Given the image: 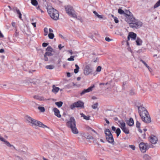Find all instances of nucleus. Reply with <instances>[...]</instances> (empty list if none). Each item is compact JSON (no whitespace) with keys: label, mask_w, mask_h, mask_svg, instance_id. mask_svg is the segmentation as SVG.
I'll return each instance as SVG.
<instances>
[{"label":"nucleus","mask_w":160,"mask_h":160,"mask_svg":"<svg viewBox=\"0 0 160 160\" xmlns=\"http://www.w3.org/2000/svg\"><path fill=\"white\" fill-rule=\"evenodd\" d=\"M2 141L3 142L5 143L8 146L10 147L12 146V147H13L14 148H15V147L13 146H12V145H11V144H10V143H9V142L8 141L6 140H5L4 138V140Z\"/></svg>","instance_id":"obj_24"},{"label":"nucleus","mask_w":160,"mask_h":160,"mask_svg":"<svg viewBox=\"0 0 160 160\" xmlns=\"http://www.w3.org/2000/svg\"><path fill=\"white\" fill-rule=\"evenodd\" d=\"M4 36L2 34L1 32L0 31V38H3Z\"/></svg>","instance_id":"obj_56"},{"label":"nucleus","mask_w":160,"mask_h":160,"mask_svg":"<svg viewBox=\"0 0 160 160\" xmlns=\"http://www.w3.org/2000/svg\"><path fill=\"white\" fill-rule=\"evenodd\" d=\"M139 147L141 151L142 152H146L147 150L148 149L147 143L143 142H141L139 145Z\"/></svg>","instance_id":"obj_9"},{"label":"nucleus","mask_w":160,"mask_h":160,"mask_svg":"<svg viewBox=\"0 0 160 160\" xmlns=\"http://www.w3.org/2000/svg\"><path fill=\"white\" fill-rule=\"evenodd\" d=\"M114 20L116 23H118V20L117 17H115L114 18Z\"/></svg>","instance_id":"obj_45"},{"label":"nucleus","mask_w":160,"mask_h":160,"mask_svg":"<svg viewBox=\"0 0 160 160\" xmlns=\"http://www.w3.org/2000/svg\"><path fill=\"white\" fill-rule=\"evenodd\" d=\"M19 34V32H17V30H16L15 32L14 33V35H15L16 37H17L18 35Z\"/></svg>","instance_id":"obj_47"},{"label":"nucleus","mask_w":160,"mask_h":160,"mask_svg":"<svg viewBox=\"0 0 160 160\" xmlns=\"http://www.w3.org/2000/svg\"><path fill=\"white\" fill-rule=\"evenodd\" d=\"M66 125L68 128H71L73 133L77 134L78 133L76 127L75 120L73 117L70 118L69 120L67 122Z\"/></svg>","instance_id":"obj_2"},{"label":"nucleus","mask_w":160,"mask_h":160,"mask_svg":"<svg viewBox=\"0 0 160 160\" xmlns=\"http://www.w3.org/2000/svg\"><path fill=\"white\" fill-rule=\"evenodd\" d=\"M101 66H98L96 69V71L98 72H100L101 70Z\"/></svg>","instance_id":"obj_44"},{"label":"nucleus","mask_w":160,"mask_h":160,"mask_svg":"<svg viewBox=\"0 0 160 160\" xmlns=\"http://www.w3.org/2000/svg\"><path fill=\"white\" fill-rule=\"evenodd\" d=\"M67 76L68 77H70V73L69 72H68L67 73Z\"/></svg>","instance_id":"obj_63"},{"label":"nucleus","mask_w":160,"mask_h":160,"mask_svg":"<svg viewBox=\"0 0 160 160\" xmlns=\"http://www.w3.org/2000/svg\"><path fill=\"white\" fill-rule=\"evenodd\" d=\"M149 141L153 144H156L158 141V138L155 136L152 135L150 137Z\"/></svg>","instance_id":"obj_14"},{"label":"nucleus","mask_w":160,"mask_h":160,"mask_svg":"<svg viewBox=\"0 0 160 160\" xmlns=\"http://www.w3.org/2000/svg\"><path fill=\"white\" fill-rule=\"evenodd\" d=\"M160 6V0H159L154 5V8H155L158 7Z\"/></svg>","instance_id":"obj_31"},{"label":"nucleus","mask_w":160,"mask_h":160,"mask_svg":"<svg viewBox=\"0 0 160 160\" xmlns=\"http://www.w3.org/2000/svg\"><path fill=\"white\" fill-rule=\"evenodd\" d=\"M33 98L36 99L39 101H44L46 100L43 97H41L38 95H35L33 96Z\"/></svg>","instance_id":"obj_19"},{"label":"nucleus","mask_w":160,"mask_h":160,"mask_svg":"<svg viewBox=\"0 0 160 160\" xmlns=\"http://www.w3.org/2000/svg\"><path fill=\"white\" fill-rule=\"evenodd\" d=\"M84 103L81 101H78L75 102L70 105V108L72 109H73L75 108H84Z\"/></svg>","instance_id":"obj_6"},{"label":"nucleus","mask_w":160,"mask_h":160,"mask_svg":"<svg viewBox=\"0 0 160 160\" xmlns=\"http://www.w3.org/2000/svg\"><path fill=\"white\" fill-rule=\"evenodd\" d=\"M116 133L117 134V137H118L119 135H120V133H121V130L119 128H118L116 131Z\"/></svg>","instance_id":"obj_34"},{"label":"nucleus","mask_w":160,"mask_h":160,"mask_svg":"<svg viewBox=\"0 0 160 160\" xmlns=\"http://www.w3.org/2000/svg\"><path fill=\"white\" fill-rule=\"evenodd\" d=\"M95 87L94 85H93L92 86H91L89 87L88 89H84L82 92L80 93V94L81 95H82L85 93L89 92L92 91V89L94 88Z\"/></svg>","instance_id":"obj_12"},{"label":"nucleus","mask_w":160,"mask_h":160,"mask_svg":"<svg viewBox=\"0 0 160 160\" xmlns=\"http://www.w3.org/2000/svg\"><path fill=\"white\" fill-rule=\"evenodd\" d=\"M118 122L120 124L119 127L122 129L126 127V124L123 121H119Z\"/></svg>","instance_id":"obj_20"},{"label":"nucleus","mask_w":160,"mask_h":160,"mask_svg":"<svg viewBox=\"0 0 160 160\" xmlns=\"http://www.w3.org/2000/svg\"><path fill=\"white\" fill-rule=\"evenodd\" d=\"M137 37V34L133 32H130L128 37V39L129 40L130 38H131L132 40H135Z\"/></svg>","instance_id":"obj_13"},{"label":"nucleus","mask_w":160,"mask_h":160,"mask_svg":"<svg viewBox=\"0 0 160 160\" xmlns=\"http://www.w3.org/2000/svg\"><path fill=\"white\" fill-rule=\"evenodd\" d=\"M106 139L109 143L112 144H114V141L112 135L111 136H107V137H106Z\"/></svg>","instance_id":"obj_16"},{"label":"nucleus","mask_w":160,"mask_h":160,"mask_svg":"<svg viewBox=\"0 0 160 160\" xmlns=\"http://www.w3.org/2000/svg\"><path fill=\"white\" fill-rule=\"evenodd\" d=\"M25 119L28 122L32 124V126L35 125L38 126L39 127L43 128H48L47 126L43 124L41 122L32 118L29 116H26Z\"/></svg>","instance_id":"obj_3"},{"label":"nucleus","mask_w":160,"mask_h":160,"mask_svg":"<svg viewBox=\"0 0 160 160\" xmlns=\"http://www.w3.org/2000/svg\"><path fill=\"white\" fill-rule=\"evenodd\" d=\"M138 112L140 116L143 117L144 115H147L149 114L148 112L144 107L140 106L138 107Z\"/></svg>","instance_id":"obj_7"},{"label":"nucleus","mask_w":160,"mask_h":160,"mask_svg":"<svg viewBox=\"0 0 160 160\" xmlns=\"http://www.w3.org/2000/svg\"><path fill=\"white\" fill-rule=\"evenodd\" d=\"M68 52L70 53L71 54H72V50H68Z\"/></svg>","instance_id":"obj_60"},{"label":"nucleus","mask_w":160,"mask_h":160,"mask_svg":"<svg viewBox=\"0 0 160 160\" xmlns=\"http://www.w3.org/2000/svg\"><path fill=\"white\" fill-rule=\"evenodd\" d=\"M143 158L145 160H150L151 159V157L148 154H145L143 157Z\"/></svg>","instance_id":"obj_27"},{"label":"nucleus","mask_w":160,"mask_h":160,"mask_svg":"<svg viewBox=\"0 0 160 160\" xmlns=\"http://www.w3.org/2000/svg\"><path fill=\"white\" fill-rule=\"evenodd\" d=\"M54 35L52 33H49L48 34V37L50 39H52L54 37Z\"/></svg>","instance_id":"obj_38"},{"label":"nucleus","mask_w":160,"mask_h":160,"mask_svg":"<svg viewBox=\"0 0 160 160\" xmlns=\"http://www.w3.org/2000/svg\"><path fill=\"white\" fill-rule=\"evenodd\" d=\"M75 67H76V68L74 70V72L75 73H77L78 72L79 68L78 65L76 64L75 65Z\"/></svg>","instance_id":"obj_29"},{"label":"nucleus","mask_w":160,"mask_h":160,"mask_svg":"<svg viewBox=\"0 0 160 160\" xmlns=\"http://www.w3.org/2000/svg\"><path fill=\"white\" fill-rule=\"evenodd\" d=\"M140 61L145 66L147 64L145 61H143V60H141Z\"/></svg>","instance_id":"obj_54"},{"label":"nucleus","mask_w":160,"mask_h":160,"mask_svg":"<svg viewBox=\"0 0 160 160\" xmlns=\"http://www.w3.org/2000/svg\"><path fill=\"white\" fill-rule=\"evenodd\" d=\"M55 104L59 108L61 107L63 104V102L61 101L56 102L55 103Z\"/></svg>","instance_id":"obj_28"},{"label":"nucleus","mask_w":160,"mask_h":160,"mask_svg":"<svg viewBox=\"0 0 160 160\" xmlns=\"http://www.w3.org/2000/svg\"><path fill=\"white\" fill-rule=\"evenodd\" d=\"M44 60L45 61H47L48 60V58L47 57V56L45 55L44 54Z\"/></svg>","instance_id":"obj_49"},{"label":"nucleus","mask_w":160,"mask_h":160,"mask_svg":"<svg viewBox=\"0 0 160 160\" xmlns=\"http://www.w3.org/2000/svg\"><path fill=\"white\" fill-rule=\"evenodd\" d=\"M127 124L129 126H132L134 124V121L132 118H130Z\"/></svg>","instance_id":"obj_21"},{"label":"nucleus","mask_w":160,"mask_h":160,"mask_svg":"<svg viewBox=\"0 0 160 160\" xmlns=\"http://www.w3.org/2000/svg\"><path fill=\"white\" fill-rule=\"evenodd\" d=\"M136 44L138 46H140L142 44V39L139 37H137L136 40Z\"/></svg>","instance_id":"obj_18"},{"label":"nucleus","mask_w":160,"mask_h":160,"mask_svg":"<svg viewBox=\"0 0 160 160\" xmlns=\"http://www.w3.org/2000/svg\"><path fill=\"white\" fill-rule=\"evenodd\" d=\"M53 111L54 112V114L55 116L58 118H61V115L60 113L59 110L57 108H53Z\"/></svg>","instance_id":"obj_15"},{"label":"nucleus","mask_w":160,"mask_h":160,"mask_svg":"<svg viewBox=\"0 0 160 160\" xmlns=\"http://www.w3.org/2000/svg\"><path fill=\"white\" fill-rule=\"evenodd\" d=\"M49 30L50 33H52L53 32V30L51 28H49Z\"/></svg>","instance_id":"obj_58"},{"label":"nucleus","mask_w":160,"mask_h":160,"mask_svg":"<svg viewBox=\"0 0 160 160\" xmlns=\"http://www.w3.org/2000/svg\"><path fill=\"white\" fill-rule=\"evenodd\" d=\"M74 56H72L68 59V60L69 61H74Z\"/></svg>","instance_id":"obj_41"},{"label":"nucleus","mask_w":160,"mask_h":160,"mask_svg":"<svg viewBox=\"0 0 160 160\" xmlns=\"http://www.w3.org/2000/svg\"><path fill=\"white\" fill-rule=\"evenodd\" d=\"M93 13L97 17L98 16V14L97 12L95 11H94L93 12Z\"/></svg>","instance_id":"obj_57"},{"label":"nucleus","mask_w":160,"mask_h":160,"mask_svg":"<svg viewBox=\"0 0 160 160\" xmlns=\"http://www.w3.org/2000/svg\"><path fill=\"white\" fill-rule=\"evenodd\" d=\"M105 133L106 134V137H107V136H111L112 135V134L111 133V132L109 129H106L105 131Z\"/></svg>","instance_id":"obj_22"},{"label":"nucleus","mask_w":160,"mask_h":160,"mask_svg":"<svg viewBox=\"0 0 160 160\" xmlns=\"http://www.w3.org/2000/svg\"><path fill=\"white\" fill-rule=\"evenodd\" d=\"M118 12L120 14H123L125 17V20L127 18V15H131L132 14V13L130 12L128 10H126L125 12H124L123 10H122L120 8H119L118 10Z\"/></svg>","instance_id":"obj_8"},{"label":"nucleus","mask_w":160,"mask_h":160,"mask_svg":"<svg viewBox=\"0 0 160 160\" xmlns=\"http://www.w3.org/2000/svg\"><path fill=\"white\" fill-rule=\"evenodd\" d=\"M59 36L62 38H64L63 36L61 34H59Z\"/></svg>","instance_id":"obj_64"},{"label":"nucleus","mask_w":160,"mask_h":160,"mask_svg":"<svg viewBox=\"0 0 160 160\" xmlns=\"http://www.w3.org/2000/svg\"><path fill=\"white\" fill-rule=\"evenodd\" d=\"M37 10L38 11H40L42 13H44V11L41 9L40 6L39 5L38 6H36Z\"/></svg>","instance_id":"obj_35"},{"label":"nucleus","mask_w":160,"mask_h":160,"mask_svg":"<svg viewBox=\"0 0 160 160\" xmlns=\"http://www.w3.org/2000/svg\"><path fill=\"white\" fill-rule=\"evenodd\" d=\"M4 52V50L3 49H0V53H3Z\"/></svg>","instance_id":"obj_59"},{"label":"nucleus","mask_w":160,"mask_h":160,"mask_svg":"<svg viewBox=\"0 0 160 160\" xmlns=\"http://www.w3.org/2000/svg\"><path fill=\"white\" fill-rule=\"evenodd\" d=\"M105 121H106V122L108 124H109V121L108 120H107V119H105Z\"/></svg>","instance_id":"obj_62"},{"label":"nucleus","mask_w":160,"mask_h":160,"mask_svg":"<svg viewBox=\"0 0 160 160\" xmlns=\"http://www.w3.org/2000/svg\"><path fill=\"white\" fill-rule=\"evenodd\" d=\"M12 26L13 27H15L16 28V23L14 22H12Z\"/></svg>","instance_id":"obj_50"},{"label":"nucleus","mask_w":160,"mask_h":160,"mask_svg":"<svg viewBox=\"0 0 160 160\" xmlns=\"http://www.w3.org/2000/svg\"><path fill=\"white\" fill-rule=\"evenodd\" d=\"M17 13L18 15L19 18L21 19H22V14L21 13L19 9H17L16 10Z\"/></svg>","instance_id":"obj_30"},{"label":"nucleus","mask_w":160,"mask_h":160,"mask_svg":"<svg viewBox=\"0 0 160 160\" xmlns=\"http://www.w3.org/2000/svg\"><path fill=\"white\" fill-rule=\"evenodd\" d=\"M47 11L48 14L52 19L55 20L58 19L59 14L57 10L51 8L48 9Z\"/></svg>","instance_id":"obj_4"},{"label":"nucleus","mask_w":160,"mask_h":160,"mask_svg":"<svg viewBox=\"0 0 160 160\" xmlns=\"http://www.w3.org/2000/svg\"><path fill=\"white\" fill-rule=\"evenodd\" d=\"M64 46H62V45L61 44H59L58 46V48L60 50H61L62 48Z\"/></svg>","instance_id":"obj_51"},{"label":"nucleus","mask_w":160,"mask_h":160,"mask_svg":"<svg viewBox=\"0 0 160 160\" xmlns=\"http://www.w3.org/2000/svg\"><path fill=\"white\" fill-rule=\"evenodd\" d=\"M80 115L81 117H83V118L85 120H88L90 119V116L88 115L86 116L82 113H80Z\"/></svg>","instance_id":"obj_23"},{"label":"nucleus","mask_w":160,"mask_h":160,"mask_svg":"<svg viewBox=\"0 0 160 160\" xmlns=\"http://www.w3.org/2000/svg\"><path fill=\"white\" fill-rule=\"evenodd\" d=\"M127 16V17L125 19V21L130 24V27L138 28L142 26V23L136 19L132 14L131 15Z\"/></svg>","instance_id":"obj_1"},{"label":"nucleus","mask_w":160,"mask_h":160,"mask_svg":"<svg viewBox=\"0 0 160 160\" xmlns=\"http://www.w3.org/2000/svg\"><path fill=\"white\" fill-rule=\"evenodd\" d=\"M45 68L47 69H52L54 68V66L52 65H47L46 66Z\"/></svg>","instance_id":"obj_32"},{"label":"nucleus","mask_w":160,"mask_h":160,"mask_svg":"<svg viewBox=\"0 0 160 160\" xmlns=\"http://www.w3.org/2000/svg\"><path fill=\"white\" fill-rule=\"evenodd\" d=\"M38 109L41 112H43L45 111V109L43 107L39 106L38 107Z\"/></svg>","instance_id":"obj_33"},{"label":"nucleus","mask_w":160,"mask_h":160,"mask_svg":"<svg viewBox=\"0 0 160 160\" xmlns=\"http://www.w3.org/2000/svg\"><path fill=\"white\" fill-rule=\"evenodd\" d=\"M92 72V69L88 65H86L84 70V73L85 75H88Z\"/></svg>","instance_id":"obj_11"},{"label":"nucleus","mask_w":160,"mask_h":160,"mask_svg":"<svg viewBox=\"0 0 160 160\" xmlns=\"http://www.w3.org/2000/svg\"><path fill=\"white\" fill-rule=\"evenodd\" d=\"M32 24L34 28H35L36 27V23L35 22H32Z\"/></svg>","instance_id":"obj_52"},{"label":"nucleus","mask_w":160,"mask_h":160,"mask_svg":"<svg viewBox=\"0 0 160 160\" xmlns=\"http://www.w3.org/2000/svg\"><path fill=\"white\" fill-rule=\"evenodd\" d=\"M45 55L46 56H51L52 55V54L51 53V52H48L47 51V52L45 53Z\"/></svg>","instance_id":"obj_42"},{"label":"nucleus","mask_w":160,"mask_h":160,"mask_svg":"<svg viewBox=\"0 0 160 160\" xmlns=\"http://www.w3.org/2000/svg\"><path fill=\"white\" fill-rule=\"evenodd\" d=\"M0 140L1 141L4 140V138L0 136Z\"/></svg>","instance_id":"obj_61"},{"label":"nucleus","mask_w":160,"mask_h":160,"mask_svg":"<svg viewBox=\"0 0 160 160\" xmlns=\"http://www.w3.org/2000/svg\"><path fill=\"white\" fill-rule=\"evenodd\" d=\"M48 45V43L43 42L42 44V46L43 47H46Z\"/></svg>","instance_id":"obj_48"},{"label":"nucleus","mask_w":160,"mask_h":160,"mask_svg":"<svg viewBox=\"0 0 160 160\" xmlns=\"http://www.w3.org/2000/svg\"><path fill=\"white\" fill-rule=\"evenodd\" d=\"M32 4L33 6H37L38 4V2L36 0H31Z\"/></svg>","instance_id":"obj_26"},{"label":"nucleus","mask_w":160,"mask_h":160,"mask_svg":"<svg viewBox=\"0 0 160 160\" xmlns=\"http://www.w3.org/2000/svg\"><path fill=\"white\" fill-rule=\"evenodd\" d=\"M140 123L138 121H137L136 123V126L137 128H140Z\"/></svg>","instance_id":"obj_40"},{"label":"nucleus","mask_w":160,"mask_h":160,"mask_svg":"<svg viewBox=\"0 0 160 160\" xmlns=\"http://www.w3.org/2000/svg\"><path fill=\"white\" fill-rule=\"evenodd\" d=\"M105 40L106 41L108 42H110L112 40L110 39L109 38L106 37L105 38Z\"/></svg>","instance_id":"obj_46"},{"label":"nucleus","mask_w":160,"mask_h":160,"mask_svg":"<svg viewBox=\"0 0 160 160\" xmlns=\"http://www.w3.org/2000/svg\"><path fill=\"white\" fill-rule=\"evenodd\" d=\"M116 128L114 126L112 127V129L113 131H115L116 130Z\"/></svg>","instance_id":"obj_53"},{"label":"nucleus","mask_w":160,"mask_h":160,"mask_svg":"<svg viewBox=\"0 0 160 160\" xmlns=\"http://www.w3.org/2000/svg\"><path fill=\"white\" fill-rule=\"evenodd\" d=\"M129 147L130 148L132 149V150H135V147L134 145H129Z\"/></svg>","instance_id":"obj_43"},{"label":"nucleus","mask_w":160,"mask_h":160,"mask_svg":"<svg viewBox=\"0 0 160 160\" xmlns=\"http://www.w3.org/2000/svg\"><path fill=\"white\" fill-rule=\"evenodd\" d=\"M147 115H144L143 117H141L142 120L146 123H148L151 122L150 117L149 114Z\"/></svg>","instance_id":"obj_10"},{"label":"nucleus","mask_w":160,"mask_h":160,"mask_svg":"<svg viewBox=\"0 0 160 160\" xmlns=\"http://www.w3.org/2000/svg\"><path fill=\"white\" fill-rule=\"evenodd\" d=\"M97 17H98V18H100V19H101V18H103V17H102V16L100 15H99V14H98V15Z\"/></svg>","instance_id":"obj_55"},{"label":"nucleus","mask_w":160,"mask_h":160,"mask_svg":"<svg viewBox=\"0 0 160 160\" xmlns=\"http://www.w3.org/2000/svg\"><path fill=\"white\" fill-rule=\"evenodd\" d=\"M98 106V102H96L92 106V107L94 109H96L97 108Z\"/></svg>","instance_id":"obj_36"},{"label":"nucleus","mask_w":160,"mask_h":160,"mask_svg":"<svg viewBox=\"0 0 160 160\" xmlns=\"http://www.w3.org/2000/svg\"><path fill=\"white\" fill-rule=\"evenodd\" d=\"M122 131L126 134H128L129 133V130L126 127L122 129Z\"/></svg>","instance_id":"obj_25"},{"label":"nucleus","mask_w":160,"mask_h":160,"mask_svg":"<svg viewBox=\"0 0 160 160\" xmlns=\"http://www.w3.org/2000/svg\"><path fill=\"white\" fill-rule=\"evenodd\" d=\"M52 88V92L55 94L57 93L60 89L59 88L56 87L55 85H53Z\"/></svg>","instance_id":"obj_17"},{"label":"nucleus","mask_w":160,"mask_h":160,"mask_svg":"<svg viewBox=\"0 0 160 160\" xmlns=\"http://www.w3.org/2000/svg\"><path fill=\"white\" fill-rule=\"evenodd\" d=\"M44 35L45 36H47L48 33V28H45L44 29Z\"/></svg>","instance_id":"obj_37"},{"label":"nucleus","mask_w":160,"mask_h":160,"mask_svg":"<svg viewBox=\"0 0 160 160\" xmlns=\"http://www.w3.org/2000/svg\"><path fill=\"white\" fill-rule=\"evenodd\" d=\"M66 12L69 16L74 18H77L76 13L73 7L70 5H68L65 7Z\"/></svg>","instance_id":"obj_5"},{"label":"nucleus","mask_w":160,"mask_h":160,"mask_svg":"<svg viewBox=\"0 0 160 160\" xmlns=\"http://www.w3.org/2000/svg\"><path fill=\"white\" fill-rule=\"evenodd\" d=\"M52 48L50 46H49L47 47V49H46V51L48 52H52Z\"/></svg>","instance_id":"obj_39"}]
</instances>
